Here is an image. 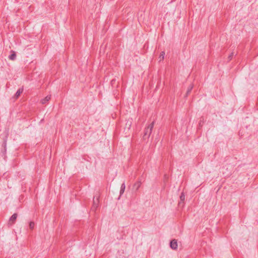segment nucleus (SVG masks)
I'll use <instances>...</instances> for the list:
<instances>
[{
	"label": "nucleus",
	"mask_w": 258,
	"mask_h": 258,
	"mask_svg": "<svg viewBox=\"0 0 258 258\" xmlns=\"http://www.w3.org/2000/svg\"><path fill=\"white\" fill-rule=\"evenodd\" d=\"M154 125V121H153L151 123L149 124V125L147 127L145 128V131H144V136H143L144 140H146V139H149V138L150 137V136L152 133Z\"/></svg>",
	"instance_id": "obj_1"
},
{
	"label": "nucleus",
	"mask_w": 258,
	"mask_h": 258,
	"mask_svg": "<svg viewBox=\"0 0 258 258\" xmlns=\"http://www.w3.org/2000/svg\"><path fill=\"white\" fill-rule=\"evenodd\" d=\"M99 197H97L96 199H95V197L93 199V205L91 207V210L93 211H95L97 208L98 207V206L99 205Z\"/></svg>",
	"instance_id": "obj_2"
},
{
	"label": "nucleus",
	"mask_w": 258,
	"mask_h": 258,
	"mask_svg": "<svg viewBox=\"0 0 258 258\" xmlns=\"http://www.w3.org/2000/svg\"><path fill=\"white\" fill-rule=\"evenodd\" d=\"M17 214L16 213H14L9 219V225H13V224H14L16 221V219H17Z\"/></svg>",
	"instance_id": "obj_3"
},
{
	"label": "nucleus",
	"mask_w": 258,
	"mask_h": 258,
	"mask_svg": "<svg viewBox=\"0 0 258 258\" xmlns=\"http://www.w3.org/2000/svg\"><path fill=\"white\" fill-rule=\"evenodd\" d=\"M170 247L173 249H176L177 248V242L176 239H173L170 243Z\"/></svg>",
	"instance_id": "obj_4"
},
{
	"label": "nucleus",
	"mask_w": 258,
	"mask_h": 258,
	"mask_svg": "<svg viewBox=\"0 0 258 258\" xmlns=\"http://www.w3.org/2000/svg\"><path fill=\"white\" fill-rule=\"evenodd\" d=\"M141 184L142 182L141 181H137L133 185V189H135L136 191H137L141 187Z\"/></svg>",
	"instance_id": "obj_5"
},
{
	"label": "nucleus",
	"mask_w": 258,
	"mask_h": 258,
	"mask_svg": "<svg viewBox=\"0 0 258 258\" xmlns=\"http://www.w3.org/2000/svg\"><path fill=\"white\" fill-rule=\"evenodd\" d=\"M180 202L178 203V205L180 206L182 204V206H184L183 202L185 200V195L183 192H182L180 196Z\"/></svg>",
	"instance_id": "obj_6"
},
{
	"label": "nucleus",
	"mask_w": 258,
	"mask_h": 258,
	"mask_svg": "<svg viewBox=\"0 0 258 258\" xmlns=\"http://www.w3.org/2000/svg\"><path fill=\"white\" fill-rule=\"evenodd\" d=\"M23 88H19L18 91L16 92V94L14 95V98L15 99H17L19 98V97L20 96V95L23 93Z\"/></svg>",
	"instance_id": "obj_7"
},
{
	"label": "nucleus",
	"mask_w": 258,
	"mask_h": 258,
	"mask_svg": "<svg viewBox=\"0 0 258 258\" xmlns=\"http://www.w3.org/2000/svg\"><path fill=\"white\" fill-rule=\"evenodd\" d=\"M51 98L50 95H48L46 97H45L44 99H42L41 101V102L42 104H44L46 103L48 101L50 100Z\"/></svg>",
	"instance_id": "obj_8"
},
{
	"label": "nucleus",
	"mask_w": 258,
	"mask_h": 258,
	"mask_svg": "<svg viewBox=\"0 0 258 258\" xmlns=\"http://www.w3.org/2000/svg\"><path fill=\"white\" fill-rule=\"evenodd\" d=\"M193 87H194V85L192 84H190L188 86L187 90L186 91V95H185L186 97H187L189 94V93H190L191 91L192 90V89L193 88Z\"/></svg>",
	"instance_id": "obj_9"
},
{
	"label": "nucleus",
	"mask_w": 258,
	"mask_h": 258,
	"mask_svg": "<svg viewBox=\"0 0 258 258\" xmlns=\"http://www.w3.org/2000/svg\"><path fill=\"white\" fill-rule=\"evenodd\" d=\"M12 53L9 55V58L11 60H14L16 58V54L15 51H12Z\"/></svg>",
	"instance_id": "obj_10"
},
{
	"label": "nucleus",
	"mask_w": 258,
	"mask_h": 258,
	"mask_svg": "<svg viewBox=\"0 0 258 258\" xmlns=\"http://www.w3.org/2000/svg\"><path fill=\"white\" fill-rule=\"evenodd\" d=\"M125 188V185L124 182H123L121 184V187H120V195H121L122 194H123Z\"/></svg>",
	"instance_id": "obj_11"
},
{
	"label": "nucleus",
	"mask_w": 258,
	"mask_h": 258,
	"mask_svg": "<svg viewBox=\"0 0 258 258\" xmlns=\"http://www.w3.org/2000/svg\"><path fill=\"white\" fill-rule=\"evenodd\" d=\"M164 55H165L164 51H162L161 53H160L159 57V61H161V60L164 59Z\"/></svg>",
	"instance_id": "obj_12"
},
{
	"label": "nucleus",
	"mask_w": 258,
	"mask_h": 258,
	"mask_svg": "<svg viewBox=\"0 0 258 258\" xmlns=\"http://www.w3.org/2000/svg\"><path fill=\"white\" fill-rule=\"evenodd\" d=\"M234 55V52H232L228 57V60L230 61L232 59L233 56Z\"/></svg>",
	"instance_id": "obj_13"
},
{
	"label": "nucleus",
	"mask_w": 258,
	"mask_h": 258,
	"mask_svg": "<svg viewBox=\"0 0 258 258\" xmlns=\"http://www.w3.org/2000/svg\"><path fill=\"white\" fill-rule=\"evenodd\" d=\"M34 225H35V223L33 221H30L29 222V226H34Z\"/></svg>",
	"instance_id": "obj_14"
},
{
	"label": "nucleus",
	"mask_w": 258,
	"mask_h": 258,
	"mask_svg": "<svg viewBox=\"0 0 258 258\" xmlns=\"http://www.w3.org/2000/svg\"><path fill=\"white\" fill-rule=\"evenodd\" d=\"M131 123H132L131 121H128L127 122V123H126V124L128 125V128H130V127H131Z\"/></svg>",
	"instance_id": "obj_15"
},
{
	"label": "nucleus",
	"mask_w": 258,
	"mask_h": 258,
	"mask_svg": "<svg viewBox=\"0 0 258 258\" xmlns=\"http://www.w3.org/2000/svg\"><path fill=\"white\" fill-rule=\"evenodd\" d=\"M203 120H204V118L202 117L201 120H200V125H201V123H203Z\"/></svg>",
	"instance_id": "obj_16"
},
{
	"label": "nucleus",
	"mask_w": 258,
	"mask_h": 258,
	"mask_svg": "<svg viewBox=\"0 0 258 258\" xmlns=\"http://www.w3.org/2000/svg\"><path fill=\"white\" fill-rule=\"evenodd\" d=\"M203 120H204V118L202 117L201 120H200V125H201V123H203Z\"/></svg>",
	"instance_id": "obj_17"
},
{
	"label": "nucleus",
	"mask_w": 258,
	"mask_h": 258,
	"mask_svg": "<svg viewBox=\"0 0 258 258\" xmlns=\"http://www.w3.org/2000/svg\"><path fill=\"white\" fill-rule=\"evenodd\" d=\"M114 81V80H112V81H111V83L112 84V83H113V82Z\"/></svg>",
	"instance_id": "obj_18"
},
{
	"label": "nucleus",
	"mask_w": 258,
	"mask_h": 258,
	"mask_svg": "<svg viewBox=\"0 0 258 258\" xmlns=\"http://www.w3.org/2000/svg\"><path fill=\"white\" fill-rule=\"evenodd\" d=\"M30 227L31 228V229H33V227H33V226H32V227Z\"/></svg>",
	"instance_id": "obj_19"
}]
</instances>
